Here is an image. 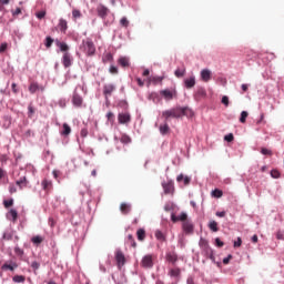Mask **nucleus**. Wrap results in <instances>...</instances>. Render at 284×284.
Instances as JSON below:
<instances>
[{"instance_id":"c756f323","label":"nucleus","mask_w":284,"mask_h":284,"mask_svg":"<svg viewBox=\"0 0 284 284\" xmlns=\"http://www.w3.org/2000/svg\"><path fill=\"white\" fill-rule=\"evenodd\" d=\"M38 90H39V83L32 82V83L29 85V92H30L31 94H34Z\"/></svg>"},{"instance_id":"f03ea898","label":"nucleus","mask_w":284,"mask_h":284,"mask_svg":"<svg viewBox=\"0 0 284 284\" xmlns=\"http://www.w3.org/2000/svg\"><path fill=\"white\" fill-rule=\"evenodd\" d=\"M82 45L87 57H93V54L97 52V47H94V42H92L90 39L84 40Z\"/></svg>"},{"instance_id":"39448f33","label":"nucleus","mask_w":284,"mask_h":284,"mask_svg":"<svg viewBox=\"0 0 284 284\" xmlns=\"http://www.w3.org/2000/svg\"><path fill=\"white\" fill-rule=\"evenodd\" d=\"M182 229L184 234H194V224L192 223V220L184 221L182 223Z\"/></svg>"},{"instance_id":"4d7b16f0","label":"nucleus","mask_w":284,"mask_h":284,"mask_svg":"<svg viewBox=\"0 0 284 284\" xmlns=\"http://www.w3.org/2000/svg\"><path fill=\"white\" fill-rule=\"evenodd\" d=\"M8 50V43L3 42L0 44V53H3Z\"/></svg>"},{"instance_id":"2eb2a0df","label":"nucleus","mask_w":284,"mask_h":284,"mask_svg":"<svg viewBox=\"0 0 284 284\" xmlns=\"http://www.w3.org/2000/svg\"><path fill=\"white\" fill-rule=\"evenodd\" d=\"M200 75L201 80L204 81V83H207L210 79H212V71H210V69H203Z\"/></svg>"},{"instance_id":"412c9836","label":"nucleus","mask_w":284,"mask_h":284,"mask_svg":"<svg viewBox=\"0 0 284 284\" xmlns=\"http://www.w3.org/2000/svg\"><path fill=\"white\" fill-rule=\"evenodd\" d=\"M131 210H132V204L130 203H122L120 205V212L122 214H130Z\"/></svg>"},{"instance_id":"c9c22d12","label":"nucleus","mask_w":284,"mask_h":284,"mask_svg":"<svg viewBox=\"0 0 284 284\" xmlns=\"http://www.w3.org/2000/svg\"><path fill=\"white\" fill-rule=\"evenodd\" d=\"M179 221H182V223H185V221H190L187 219V213L182 212L180 215H178Z\"/></svg>"},{"instance_id":"bb28decb","label":"nucleus","mask_w":284,"mask_h":284,"mask_svg":"<svg viewBox=\"0 0 284 284\" xmlns=\"http://www.w3.org/2000/svg\"><path fill=\"white\" fill-rule=\"evenodd\" d=\"M3 241H12V231L10 229H7L2 234Z\"/></svg>"},{"instance_id":"f704fd0d","label":"nucleus","mask_w":284,"mask_h":284,"mask_svg":"<svg viewBox=\"0 0 284 284\" xmlns=\"http://www.w3.org/2000/svg\"><path fill=\"white\" fill-rule=\"evenodd\" d=\"M155 239H158V241H165V234H163V232L161 231H155Z\"/></svg>"},{"instance_id":"de8ad7c7","label":"nucleus","mask_w":284,"mask_h":284,"mask_svg":"<svg viewBox=\"0 0 284 284\" xmlns=\"http://www.w3.org/2000/svg\"><path fill=\"white\" fill-rule=\"evenodd\" d=\"M14 253L17 254V256H23L24 254L23 250L19 246L14 247Z\"/></svg>"},{"instance_id":"13d9d810","label":"nucleus","mask_w":284,"mask_h":284,"mask_svg":"<svg viewBox=\"0 0 284 284\" xmlns=\"http://www.w3.org/2000/svg\"><path fill=\"white\" fill-rule=\"evenodd\" d=\"M276 239H277V241H283V239H284V233H283V231H277V232H276Z\"/></svg>"},{"instance_id":"a878e982","label":"nucleus","mask_w":284,"mask_h":284,"mask_svg":"<svg viewBox=\"0 0 284 284\" xmlns=\"http://www.w3.org/2000/svg\"><path fill=\"white\" fill-rule=\"evenodd\" d=\"M169 276H171V278H179V276H181V268H171Z\"/></svg>"},{"instance_id":"cd10ccee","label":"nucleus","mask_w":284,"mask_h":284,"mask_svg":"<svg viewBox=\"0 0 284 284\" xmlns=\"http://www.w3.org/2000/svg\"><path fill=\"white\" fill-rule=\"evenodd\" d=\"M59 28L61 30V32H65V30H68V21L63 18H61L59 20Z\"/></svg>"},{"instance_id":"a18cd8bd","label":"nucleus","mask_w":284,"mask_h":284,"mask_svg":"<svg viewBox=\"0 0 284 284\" xmlns=\"http://www.w3.org/2000/svg\"><path fill=\"white\" fill-rule=\"evenodd\" d=\"M72 17H73V19H81V11L78 9H74L72 11Z\"/></svg>"},{"instance_id":"bf43d9fd","label":"nucleus","mask_w":284,"mask_h":284,"mask_svg":"<svg viewBox=\"0 0 284 284\" xmlns=\"http://www.w3.org/2000/svg\"><path fill=\"white\" fill-rule=\"evenodd\" d=\"M261 154H264V156H267V155L272 154V151H271L270 149L263 148V149L261 150Z\"/></svg>"},{"instance_id":"6e6d98bb","label":"nucleus","mask_w":284,"mask_h":284,"mask_svg":"<svg viewBox=\"0 0 284 284\" xmlns=\"http://www.w3.org/2000/svg\"><path fill=\"white\" fill-rule=\"evenodd\" d=\"M179 247H181V250H183V247H185V239L180 237L179 242H178Z\"/></svg>"},{"instance_id":"a19ab883","label":"nucleus","mask_w":284,"mask_h":284,"mask_svg":"<svg viewBox=\"0 0 284 284\" xmlns=\"http://www.w3.org/2000/svg\"><path fill=\"white\" fill-rule=\"evenodd\" d=\"M3 205H4V207H12V205H14V200H12V199L4 200Z\"/></svg>"},{"instance_id":"5fc2aeb1","label":"nucleus","mask_w":284,"mask_h":284,"mask_svg":"<svg viewBox=\"0 0 284 284\" xmlns=\"http://www.w3.org/2000/svg\"><path fill=\"white\" fill-rule=\"evenodd\" d=\"M222 103L223 105H225V108H227V105H230V98L227 95H224L222 98Z\"/></svg>"},{"instance_id":"b1692460","label":"nucleus","mask_w":284,"mask_h":284,"mask_svg":"<svg viewBox=\"0 0 284 284\" xmlns=\"http://www.w3.org/2000/svg\"><path fill=\"white\" fill-rule=\"evenodd\" d=\"M164 194H172V190H174V184L172 182L162 183Z\"/></svg>"},{"instance_id":"6ab92c4d","label":"nucleus","mask_w":284,"mask_h":284,"mask_svg":"<svg viewBox=\"0 0 284 284\" xmlns=\"http://www.w3.org/2000/svg\"><path fill=\"white\" fill-rule=\"evenodd\" d=\"M160 94L164 97L166 101H172L174 99V93H172V91H170L169 89L160 91Z\"/></svg>"},{"instance_id":"393cba45","label":"nucleus","mask_w":284,"mask_h":284,"mask_svg":"<svg viewBox=\"0 0 284 284\" xmlns=\"http://www.w3.org/2000/svg\"><path fill=\"white\" fill-rule=\"evenodd\" d=\"M160 130V134H162V136H165V134L170 133V125L168 124V122H165L164 124H161L159 126Z\"/></svg>"},{"instance_id":"e2e57ef3","label":"nucleus","mask_w":284,"mask_h":284,"mask_svg":"<svg viewBox=\"0 0 284 284\" xmlns=\"http://www.w3.org/2000/svg\"><path fill=\"white\" fill-rule=\"evenodd\" d=\"M27 179H26V176H23V178H21L20 180H18L16 183H17V185H23V183H27Z\"/></svg>"},{"instance_id":"052dcab7","label":"nucleus","mask_w":284,"mask_h":284,"mask_svg":"<svg viewBox=\"0 0 284 284\" xmlns=\"http://www.w3.org/2000/svg\"><path fill=\"white\" fill-rule=\"evenodd\" d=\"M110 72H111V74H119V68H116L115 65H111Z\"/></svg>"},{"instance_id":"4468645a","label":"nucleus","mask_w":284,"mask_h":284,"mask_svg":"<svg viewBox=\"0 0 284 284\" xmlns=\"http://www.w3.org/2000/svg\"><path fill=\"white\" fill-rule=\"evenodd\" d=\"M207 97V91L203 88H199L194 93L195 101H201V99H205Z\"/></svg>"},{"instance_id":"f8f14e48","label":"nucleus","mask_w":284,"mask_h":284,"mask_svg":"<svg viewBox=\"0 0 284 284\" xmlns=\"http://www.w3.org/2000/svg\"><path fill=\"white\" fill-rule=\"evenodd\" d=\"M176 181L178 183H183V185H190V183H192V178L181 173L176 176Z\"/></svg>"},{"instance_id":"79ce46f5","label":"nucleus","mask_w":284,"mask_h":284,"mask_svg":"<svg viewBox=\"0 0 284 284\" xmlns=\"http://www.w3.org/2000/svg\"><path fill=\"white\" fill-rule=\"evenodd\" d=\"M34 106H32V104H29L28 106V118L32 119V114H34Z\"/></svg>"},{"instance_id":"9b49d317","label":"nucleus","mask_w":284,"mask_h":284,"mask_svg":"<svg viewBox=\"0 0 284 284\" xmlns=\"http://www.w3.org/2000/svg\"><path fill=\"white\" fill-rule=\"evenodd\" d=\"M7 221H12V223H17V219H19V213L14 209H10V211L6 214Z\"/></svg>"},{"instance_id":"6e6552de","label":"nucleus","mask_w":284,"mask_h":284,"mask_svg":"<svg viewBox=\"0 0 284 284\" xmlns=\"http://www.w3.org/2000/svg\"><path fill=\"white\" fill-rule=\"evenodd\" d=\"M72 104L74 108H81L83 105V98L74 91L73 97H72Z\"/></svg>"},{"instance_id":"603ef678","label":"nucleus","mask_w":284,"mask_h":284,"mask_svg":"<svg viewBox=\"0 0 284 284\" xmlns=\"http://www.w3.org/2000/svg\"><path fill=\"white\" fill-rule=\"evenodd\" d=\"M106 119L108 121H110L111 123H114V113H112L111 111H109L106 113Z\"/></svg>"},{"instance_id":"7c9ffc66","label":"nucleus","mask_w":284,"mask_h":284,"mask_svg":"<svg viewBox=\"0 0 284 284\" xmlns=\"http://www.w3.org/2000/svg\"><path fill=\"white\" fill-rule=\"evenodd\" d=\"M52 43H54V39L50 36H48L45 39H44V45L45 48L50 49L52 48Z\"/></svg>"},{"instance_id":"9d476101","label":"nucleus","mask_w":284,"mask_h":284,"mask_svg":"<svg viewBox=\"0 0 284 284\" xmlns=\"http://www.w3.org/2000/svg\"><path fill=\"white\" fill-rule=\"evenodd\" d=\"M114 90H116V85H114V84H104L103 94H104L105 99H108V97H112V92H114Z\"/></svg>"},{"instance_id":"69168bd1","label":"nucleus","mask_w":284,"mask_h":284,"mask_svg":"<svg viewBox=\"0 0 284 284\" xmlns=\"http://www.w3.org/2000/svg\"><path fill=\"white\" fill-rule=\"evenodd\" d=\"M82 139H85V136H88V129H82L80 132Z\"/></svg>"},{"instance_id":"20e7f679","label":"nucleus","mask_w":284,"mask_h":284,"mask_svg":"<svg viewBox=\"0 0 284 284\" xmlns=\"http://www.w3.org/2000/svg\"><path fill=\"white\" fill-rule=\"evenodd\" d=\"M200 247L205 252L206 256H209L211 261H214V251H212L210 244H207V241L203 237L200 240Z\"/></svg>"},{"instance_id":"423d86ee","label":"nucleus","mask_w":284,"mask_h":284,"mask_svg":"<svg viewBox=\"0 0 284 284\" xmlns=\"http://www.w3.org/2000/svg\"><path fill=\"white\" fill-rule=\"evenodd\" d=\"M118 121L121 125H125V124L130 123V121H132V115H130L129 112L119 113Z\"/></svg>"},{"instance_id":"864d4df0","label":"nucleus","mask_w":284,"mask_h":284,"mask_svg":"<svg viewBox=\"0 0 284 284\" xmlns=\"http://www.w3.org/2000/svg\"><path fill=\"white\" fill-rule=\"evenodd\" d=\"M37 19H44L45 18V10L36 13Z\"/></svg>"},{"instance_id":"72a5a7b5","label":"nucleus","mask_w":284,"mask_h":284,"mask_svg":"<svg viewBox=\"0 0 284 284\" xmlns=\"http://www.w3.org/2000/svg\"><path fill=\"white\" fill-rule=\"evenodd\" d=\"M136 236H138V241H144V239H145V230H143V229L138 230Z\"/></svg>"},{"instance_id":"680f3d73","label":"nucleus","mask_w":284,"mask_h":284,"mask_svg":"<svg viewBox=\"0 0 284 284\" xmlns=\"http://www.w3.org/2000/svg\"><path fill=\"white\" fill-rule=\"evenodd\" d=\"M55 201L57 203L54 204V207H59V204L63 201H65V199L61 197V196H55Z\"/></svg>"},{"instance_id":"5701e85b","label":"nucleus","mask_w":284,"mask_h":284,"mask_svg":"<svg viewBox=\"0 0 284 284\" xmlns=\"http://www.w3.org/2000/svg\"><path fill=\"white\" fill-rule=\"evenodd\" d=\"M55 45L60 48V52H64V54L65 52H68V50H70V47L68 45V43L61 42L59 40H55Z\"/></svg>"},{"instance_id":"37998d69","label":"nucleus","mask_w":284,"mask_h":284,"mask_svg":"<svg viewBox=\"0 0 284 284\" xmlns=\"http://www.w3.org/2000/svg\"><path fill=\"white\" fill-rule=\"evenodd\" d=\"M121 143H124V144L132 143V139H130V136L128 135H122Z\"/></svg>"},{"instance_id":"774afa93","label":"nucleus","mask_w":284,"mask_h":284,"mask_svg":"<svg viewBox=\"0 0 284 284\" xmlns=\"http://www.w3.org/2000/svg\"><path fill=\"white\" fill-rule=\"evenodd\" d=\"M231 260H232V255H229L227 257H224L223 258L224 265H227V263H230Z\"/></svg>"},{"instance_id":"ddd939ff","label":"nucleus","mask_w":284,"mask_h":284,"mask_svg":"<svg viewBox=\"0 0 284 284\" xmlns=\"http://www.w3.org/2000/svg\"><path fill=\"white\" fill-rule=\"evenodd\" d=\"M165 260L168 261V263L176 265V261H179V255L175 252H168L165 255Z\"/></svg>"},{"instance_id":"49530a36","label":"nucleus","mask_w":284,"mask_h":284,"mask_svg":"<svg viewBox=\"0 0 284 284\" xmlns=\"http://www.w3.org/2000/svg\"><path fill=\"white\" fill-rule=\"evenodd\" d=\"M224 141H226L227 143H232V141H234V134L229 133L224 136Z\"/></svg>"},{"instance_id":"7ed1b4c3","label":"nucleus","mask_w":284,"mask_h":284,"mask_svg":"<svg viewBox=\"0 0 284 284\" xmlns=\"http://www.w3.org/2000/svg\"><path fill=\"white\" fill-rule=\"evenodd\" d=\"M141 265L144 267V270H152L154 267V255H144L141 260Z\"/></svg>"},{"instance_id":"338daca9","label":"nucleus","mask_w":284,"mask_h":284,"mask_svg":"<svg viewBox=\"0 0 284 284\" xmlns=\"http://www.w3.org/2000/svg\"><path fill=\"white\" fill-rule=\"evenodd\" d=\"M217 83H220V85H225V83H227V81L225 80V78H219Z\"/></svg>"},{"instance_id":"8fccbe9b","label":"nucleus","mask_w":284,"mask_h":284,"mask_svg":"<svg viewBox=\"0 0 284 284\" xmlns=\"http://www.w3.org/2000/svg\"><path fill=\"white\" fill-rule=\"evenodd\" d=\"M175 77H178V79H181V77H183L185 74L184 70L178 69L174 72Z\"/></svg>"},{"instance_id":"aec40b11","label":"nucleus","mask_w":284,"mask_h":284,"mask_svg":"<svg viewBox=\"0 0 284 284\" xmlns=\"http://www.w3.org/2000/svg\"><path fill=\"white\" fill-rule=\"evenodd\" d=\"M119 65L121 68H130V58L128 57H120L118 60Z\"/></svg>"},{"instance_id":"dca6fc26","label":"nucleus","mask_w":284,"mask_h":284,"mask_svg":"<svg viewBox=\"0 0 284 284\" xmlns=\"http://www.w3.org/2000/svg\"><path fill=\"white\" fill-rule=\"evenodd\" d=\"M62 65L64 68H70L72 65V55L69 52H65L62 57Z\"/></svg>"},{"instance_id":"4c0bfd02","label":"nucleus","mask_w":284,"mask_h":284,"mask_svg":"<svg viewBox=\"0 0 284 284\" xmlns=\"http://www.w3.org/2000/svg\"><path fill=\"white\" fill-rule=\"evenodd\" d=\"M120 26H122V28H128L130 26V21H128V18L123 17L120 20Z\"/></svg>"},{"instance_id":"473e14b6","label":"nucleus","mask_w":284,"mask_h":284,"mask_svg":"<svg viewBox=\"0 0 284 284\" xmlns=\"http://www.w3.org/2000/svg\"><path fill=\"white\" fill-rule=\"evenodd\" d=\"M12 281H13V283H26V276H23V275H14Z\"/></svg>"},{"instance_id":"58836bf2","label":"nucleus","mask_w":284,"mask_h":284,"mask_svg":"<svg viewBox=\"0 0 284 284\" xmlns=\"http://www.w3.org/2000/svg\"><path fill=\"white\" fill-rule=\"evenodd\" d=\"M247 111L241 112L240 123H245V121L247 120Z\"/></svg>"},{"instance_id":"e433bc0d","label":"nucleus","mask_w":284,"mask_h":284,"mask_svg":"<svg viewBox=\"0 0 284 284\" xmlns=\"http://www.w3.org/2000/svg\"><path fill=\"white\" fill-rule=\"evenodd\" d=\"M52 174H53V178L55 179V181H57L58 183H61V179H59V176L61 175V171H59V170H53V171H52Z\"/></svg>"},{"instance_id":"4be33fe9","label":"nucleus","mask_w":284,"mask_h":284,"mask_svg":"<svg viewBox=\"0 0 284 284\" xmlns=\"http://www.w3.org/2000/svg\"><path fill=\"white\" fill-rule=\"evenodd\" d=\"M18 267H19V266L17 265V263L11 262L10 264L4 263V264L1 266V270H3V271L9 270V272H14V270H17Z\"/></svg>"},{"instance_id":"f3484780","label":"nucleus","mask_w":284,"mask_h":284,"mask_svg":"<svg viewBox=\"0 0 284 284\" xmlns=\"http://www.w3.org/2000/svg\"><path fill=\"white\" fill-rule=\"evenodd\" d=\"M41 186H42V190H44V192H50V190H52L53 187L52 180H48V179L42 180Z\"/></svg>"},{"instance_id":"c85d7f7f","label":"nucleus","mask_w":284,"mask_h":284,"mask_svg":"<svg viewBox=\"0 0 284 284\" xmlns=\"http://www.w3.org/2000/svg\"><path fill=\"white\" fill-rule=\"evenodd\" d=\"M31 243H33V245H41V243H43V237L36 235L31 239Z\"/></svg>"},{"instance_id":"f257e3e1","label":"nucleus","mask_w":284,"mask_h":284,"mask_svg":"<svg viewBox=\"0 0 284 284\" xmlns=\"http://www.w3.org/2000/svg\"><path fill=\"white\" fill-rule=\"evenodd\" d=\"M187 112V106H175L162 112V116L165 122L170 121V119H181V116H185Z\"/></svg>"},{"instance_id":"1a4fd4ad","label":"nucleus","mask_w":284,"mask_h":284,"mask_svg":"<svg viewBox=\"0 0 284 284\" xmlns=\"http://www.w3.org/2000/svg\"><path fill=\"white\" fill-rule=\"evenodd\" d=\"M194 85H196V77L191 75L190 78L184 79V87L187 90H192V88H194Z\"/></svg>"},{"instance_id":"2f4dec72","label":"nucleus","mask_w":284,"mask_h":284,"mask_svg":"<svg viewBox=\"0 0 284 284\" xmlns=\"http://www.w3.org/2000/svg\"><path fill=\"white\" fill-rule=\"evenodd\" d=\"M63 130H62V135L63 136H68V134H70L72 132V129L70 128V125H68V123H64L62 125Z\"/></svg>"},{"instance_id":"c03bdc74","label":"nucleus","mask_w":284,"mask_h":284,"mask_svg":"<svg viewBox=\"0 0 284 284\" xmlns=\"http://www.w3.org/2000/svg\"><path fill=\"white\" fill-rule=\"evenodd\" d=\"M221 196H223V191L214 189V199H221Z\"/></svg>"},{"instance_id":"a211bd4d","label":"nucleus","mask_w":284,"mask_h":284,"mask_svg":"<svg viewBox=\"0 0 284 284\" xmlns=\"http://www.w3.org/2000/svg\"><path fill=\"white\" fill-rule=\"evenodd\" d=\"M115 261L118 265H125V255H123V252L116 251Z\"/></svg>"},{"instance_id":"ea45409f","label":"nucleus","mask_w":284,"mask_h":284,"mask_svg":"<svg viewBox=\"0 0 284 284\" xmlns=\"http://www.w3.org/2000/svg\"><path fill=\"white\" fill-rule=\"evenodd\" d=\"M271 176L272 179H281V172H278V170H272Z\"/></svg>"},{"instance_id":"3c124183","label":"nucleus","mask_w":284,"mask_h":284,"mask_svg":"<svg viewBox=\"0 0 284 284\" xmlns=\"http://www.w3.org/2000/svg\"><path fill=\"white\" fill-rule=\"evenodd\" d=\"M241 245H243V240L237 237V240L233 243V247H241Z\"/></svg>"},{"instance_id":"0eeeda50","label":"nucleus","mask_w":284,"mask_h":284,"mask_svg":"<svg viewBox=\"0 0 284 284\" xmlns=\"http://www.w3.org/2000/svg\"><path fill=\"white\" fill-rule=\"evenodd\" d=\"M97 12H98V17H100V19H105L110 12V9H108V7H105L103 4H99L97 8Z\"/></svg>"},{"instance_id":"09e8293b","label":"nucleus","mask_w":284,"mask_h":284,"mask_svg":"<svg viewBox=\"0 0 284 284\" xmlns=\"http://www.w3.org/2000/svg\"><path fill=\"white\" fill-rule=\"evenodd\" d=\"M31 267L34 272H37V270H39L41 267V264L37 261L31 263Z\"/></svg>"},{"instance_id":"0e129e2a","label":"nucleus","mask_w":284,"mask_h":284,"mask_svg":"<svg viewBox=\"0 0 284 284\" xmlns=\"http://www.w3.org/2000/svg\"><path fill=\"white\" fill-rule=\"evenodd\" d=\"M215 245H217V247H223V241H221V239L216 237Z\"/></svg>"}]
</instances>
